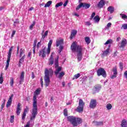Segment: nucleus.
Returning a JSON list of instances; mask_svg holds the SVG:
<instances>
[{
  "label": "nucleus",
  "instance_id": "nucleus-1",
  "mask_svg": "<svg viewBox=\"0 0 127 127\" xmlns=\"http://www.w3.org/2000/svg\"><path fill=\"white\" fill-rule=\"evenodd\" d=\"M70 48L72 52L77 53L76 56L77 57L78 61H81L83 55V47L77 44V42H73L72 43Z\"/></svg>",
  "mask_w": 127,
  "mask_h": 127
},
{
  "label": "nucleus",
  "instance_id": "nucleus-2",
  "mask_svg": "<svg viewBox=\"0 0 127 127\" xmlns=\"http://www.w3.org/2000/svg\"><path fill=\"white\" fill-rule=\"evenodd\" d=\"M53 74L54 72L52 68H45L44 80L46 87L49 86V84H50V77H52Z\"/></svg>",
  "mask_w": 127,
  "mask_h": 127
},
{
  "label": "nucleus",
  "instance_id": "nucleus-3",
  "mask_svg": "<svg viewBox=\"0 0 127 127\" xmlns=\"http://www.w3.org/2000/svg\"><path fill=\"white\" fill-rule=\"evenodd\" d=\"M67 121L73 126V127H78V125L82 124V119L76 118L74 116H68L67 117Z\"/></svg>",
  "mask_w": 127,
  "mask_h": 127
},
{
  "label": "nucleus",
  "instance_id": "nucleus-4",
  "mask_svg": "<svg viewBox=\"0 0 127 127\" xmlns=\"http://www.w3.org/2000/svg\"><path fill=\"white\" fill-rule=\"evenodd\" d=\"M55 68H57L55 71V74L57 76L59 74V72L62 70V68L59 66V56H58L55 60Z\"/></svg>",
  "mask_w": 127,
  "mask_h": 127
},
{
  "label": "nucleus",
  "instance_id": "nucleus-5",
  "mask_svg": "<svg viewBox=\"0 0 127 127\" xmlns=\"http://www.w3.org/2000/svg\"><path fill=\"white\" fill-rule=\"evenodd\" d=\"M84 106H85V103L82 99H79L78 106L77 108L76 111L78 113H82L84 111Z\"/></svg>",
  "mask_w": 127,
  "mask_h": 127
},
{
  "label": "nucleus",
  "instance_id": "nucleus-6",
  "mask_svg": "<svg viewBox=\"0 0 127 127\" xmlns=\"http://www.w3.org/2000/svg\"><path fill=\"white\" fill-rule=\"evenodd\" d=\"M98 76H102L104 78L107 77V74L106 73V70L103 68L98 69L97 71Z\"/></svg>",
  "mask_w": 127,
  "mask_h": 127
},
{
  "label": "nucleus",
  "instance_id": "nucleus-7",
  "mask_svg": "<svg viewBox=\"0 0 127 127\" xmlns=\"http://www.w3.org/2000/svg\"><path fill=\"white\" fill-rule=\"evenodd\" d=\"M46 53L47 54V49L46 47H45L44 49L40 50L39 56L42 57V58H45L46 57Z\"/></svg>",
  "mask_w": 127,
  "mask_h": 127
},
{
  "label": "nucleus",
  "instance_id": "nucleus-8",
  "mask_svg": "<svg viewBox=\"0 0 127 127\" xmlns=\"http://www.w3.org/2000/svg\"><path fill=\"white\" fill-rule=\"evenodd\" d=\"M91 5L86 3H80L76 8V10H79L81 7H84L85 8H89Z\"/></svg>",
  "mask_w": 127,
  "mask_h": 127
},
{
  "label": "nucleus",
  "instance_id": "nucleus-9",
  "mask_svg": "<svg viewBox=\"0 0 127 127\" xmlns=\"http://www.w3.org/2000/svg\"><path fill=\"white\" fill-rule=\"evenodd\" d=\"M97 107V100L96 99H91L89 104L90 109H95Z\"/></svg>",
  "mask_w": 127,
  "mask_h": 127
},
{
  "label": "nucleus",
  "instance_id": "nucleus-10",
  "mask_svg": "<svg viewBox=\"0 0 127 127\" xmlns=\"http://www.w3.org/2000/svg\"><path fill=\"white\" fill-rule=\"evenodd\" d=\"M53 55H54V53H52L51 56L49 59V66H52L54 64V59L53 58Z\"/></svg>",
  "mask_w": 127,
  "mask_h": 127
},
{
  "label": "nucleus",
  "instance_id": "nucleus-11",
  "mask_svg": "<svg viewBox=\"0 0 127 127\" xmlns=\"http://www.w3.org/2000/svg\"><path fill=\"white\" fill-rule=\"evenodd\" d=\"M52 40H50L49 42L48 45V49L47 51V53L48 55H49L50 54V52L51 51V45H52Z\"/></svg>",
  "mask_w": 127,
  "mask_h": 127
},
{
  "label": "nucleus",
  "instance_id": "nucleus-12",
  "mask_svg": "<svg viewBox=\"0 0 127 127\" xmlns=\"http://www.w3.org/2000/svg\"><path fill=\"white\" fill-rule=\"evenodd\" d=\"M106 4V2L104 0H101L97 4V7L98 8H103L104 6Z\"/></svg>",
  "mask_w": 127,
  "mask_h": 127
},
{
  "label": "nucleus",
  "instance_id": "nucleus-13",
  "mask_svg": "<svg viewBox=\"0 0 127 127\" xmlns=\"http://www.w3.org/2000/svg\"><path fill=\"white\" fill-rule=\"evenodd\" d=\"M101 88H102V86H101L100 85L95 86L94 88L93 89L94 94L98 93L100 90H101Z\"/></svg>",
  "mask_w": 127,
  "mask_h": 127
},
{
  "label": "nucleus",
  "instance_id": "nucleus-14",
  "mask_svg": "<svg viewBox=\"0 0 127 127\" xmlns=\"http://www.w3.org/2000/svg\"><path fill=\"white\" fill-rule=\"evenodd\" d=\"M13 98V94H11V96L9 97V99L7 102V104L6 105V108H8L11 103H12V98Z\"/></svg>",
  "mask_w": 127,
  "mask_h": 127
},
{
  "label": "nucleus",
  "instance_id": "nucleus-15",
  "mask_svg": "<svg viewBox=\"0 0 127 127\" xmlns=\"http://www.w3.org/2000/svg\"><path fill=\"white\" fill-rule=\"evenodd\" d=\"M127 45V39H124L120 43V48H125Z\"/></svg>",
  "mask_w": 127,
  "mask_h": 127
},
{
  "label": "nucleus",
  "instance_id": "nucleus-16",
  "mask_svg": "<svg viewBox=\"0 0 127 127\" xmlns=\"http://www.w3.org/2000/svg\"><path fill=\"white\" fill-rule=\"evenodd\" d=\"M64 44L63 39H59L56 41V46L58 47V46H61Z\"/></svg>",
  "mask_w": 127,
  "mask_h": 127
},
{
  "label": "nucleus",
  "instance_id": "nucleus-17",
  "mask_svg": "<svg viewBox=\"0 0 127 127\" xmlns=\"http://www.w3.org/2000/svg\"><path fill=\"white\" fill-rule=\"evenodd\" d=\"M21 107V104L20 103H18L17 107L16 108V114L17 116H19L20 114V113L21 112V108H20Z\"/></svg>",
  "mask_w": 127,
  "mask_h": 127
},
{
  "label": "nucleus",
  "instance_id": "nucleus-18",
  "mask_svg": "<svg viewBox=\"0 0 127 127\" xmlns=\"http://www.w3.org/2000/svg\"><path fill=\"white\" fill-rule=\"evenodd\" d=\"M24 75H25L24 71H22L20 76V81H19L20 84H21V83L23 82V80H24Z\"/></svg>",
  "mask_w": 127,
  "mask_h": 127
},
{
  "label": "nucleus",
  "instance_id": "nucleus-19",
  "mask_svg": "<svg viewBox=\"0 0 127 127\" xmlns=\"http://www.w3.org/2000/svg\"><path fill=\"white\" fill-rule=\"evenodd\" d=\"M77 34V30H72L70 34V39H73L74 36Z\"/></svg>",
  "mask_w": 127,
  "mask_h": 127
},
{
  "label": "nucleus",
  "instance_id": "nucleus-20",
  "mask_svg": "<svg viewBox=\"0 0 127 127\" xmlns=\"http://www.w3.org/2000/svg\"><path fill=\"white\" fill-rule=\"evenodd\" d=\"M13 49V46H12L10 48L7 56V59H10L11 57V53L12 52V50Z\"/></svg>",
  "mask_w": 127,
  "mask_h": 127
},
{
  "label": "nucleus",
  "instance_id": "nucleus-21",
  "mask_svg": "<svg viewBox=\"0 0 127 127\" xmlns=\"http://www.w3.org/2000/svg\"><path fill=\"white\" fill-rule=\"evenodd\" d=\"M102 56H107L110 54V48L106 49L105 51H102Z\"/></svg>",
  "mask_w": 127,
  "mask_h": 127
},
{
  "label": "nucleus",
  "instance_id": "nucleus-22",
  "mask_svg": "<svg viewBox=\"0 0 127 127\" xmlns=\"http://www.w3.org/2000/svg\"><path fill=\"white\" fill-rule=\"evenodd\" d=\"M107 10H108V11H109V12H110V13H113L115 11V8L112 6H110L108 7Z\"/></svg>",
  "mask_w": 127,
  "mask_h": 127
},
{
  "label": "nucleus",
  "instance_id": "nucleus-23",
  "mask_svg": "<svg viewBox=\"0 0 127 127\" xmlns=\"http://www.w3.org/2000/svg\"><path fill=\"white\" fill-rule=\"evenodd\" d=\"M121 127H127V122L126 120H123L121 123Z\"/></svg>",
  "mask_w": 127,
  "mask_h": 127
},
{
  "label": "nucleus",
  "instance_id": "nucleus-24",
  "mask_svg": "<svg viewBox=\"0 0 127 127\" xmlns=\"http://www.w3.org/2000/svg\"><path fill=\"white\" fill-rule=\"evenodd\" d=\"M93 123L95 124V126H97L98 127H100V126H103L104 125V123L103 122H93Z\"/></svg>",
  "mask_w": 127,
  "mask_h": 127
},
{
  "label": "nucleus",
  "instance_id": "nucleus-25",
  "mask_svg": "<svg viewBox=\"0 0 127 127\" xmlns=\"http://www.w3.org/2000/svg\"><path fill=\"white\" fill-rule=\"evenodd\" d=\"M24 59H25V54H24L20 59L19 61V64H22V63H23L24 62Z\"/></svg>",
  "mask_w": 127,
  "mask_h": 127
},
{
  "label": "nucleus",
  "instance_id": "nucleus-26",
  "mask_svg": "<svg viewBox=\"0 0 127 127\" xmlns=\"http://www.w3.org/2000/svg\"><path fill=\"white\" fill-rule=\"evenodd\" d=\"M95 22H99L100 21V17H99V15L95 16L93 18Z\"/></svg>",
  "mask_w": 127,
  "mask_h": 127
},
{
  "label": "nucleus",
  "instance_id": "nucleus-27",
  "mask_svg": "<svg viewBox=\"0 0 127 127\" xmlns=\"http://www.w3.org/2000/svg\"><path fill=\"white\" fill-rule=\"evenodd\" d=\"M51 4H52V1H48L47 3L45 4L44 7H49Z\"/></svg>",
  "mask_w": 127,
  "mask_h": 127
},
{
  "label": "nucleus",
  "instance_id": "nucleus-28",
  "mask_svg": "<svg viewBox=\"0 0 127 127\" xmlns=\"http://www.w3.org/2000/svg\"><path fill=\"white\" fill-rule=\"evenodd\" d=\"M65 75V72L64 71H62L60 73H59L58 78L59 79H62V77Z\"/></svg>",
  "mask_w": 127,
  "mask_h": 127
},
{
  "label": "nucleus",
  "instance_id": "nucleus-29",
  "mask_svg": "<svg viewBox=\"0 0 127 127\" xmlns=\"http://www.w3.org/2000/svg\"><path fill=\"white\" fill-rule=\"evenodd\" d=\"M84 40L87 44H90L91 43V41L90 40V38H89V37H85Z\"/></svg>",
  "mask_w": 127,
  "mask_h": 127
},
{
  "label": "nucleus",
  "instance_id": "nucleus-30",
  "mask_svg": "<svg viewBox=\"0 0 127 127\" xmlns=\"http://www.w3.org/2000/svg\"><path fill=\"white\" fill-rule=\"evenodd\" d=\"M24 49H20V54H19V57H22V55L24 54Z\"/></svg>",
  "mask_w": 127,
  "mask_h": 127
},
{
  "label": "nucleus",
  "instance_id": "nucleus-31",
  "mask_svg": "<svg viewBox=\"0 0 127 127\" xmlns=\"http://www.w3.org/2000/svg\"><path fill=\"white\" fill-rule=\"evenodd\" d=\"M112 108H113V106L112 104L109 103L106 105V108L108 111H110V110H112Z\"/></svg>",
  "mask_w": 127,
  "mask_h": 127
},
{
  "label": "nucleus",
  "instance_id": "nucleus-32",
  "mask_svg": "<svg viewBox=\"0 0 127 127\" xmlns=\"http://www.w3.org/2000/svg\"><path fill=\"white\" fill-rule=\"evenodd\" d=\"M112 71L113 72V74L114 75H118V70H117V67H113Z\"/></svg>",
  "mask_w": 127,
  "mask_h": 127
},
{
  "label": "nucleus",
  "instance_id": "nucleus-33",
  "mask_svg": "<svg viewBox=\"0 0 127 127\" xmlns=\"http://www.w3.org/2000/svg\"><path fill=\"white\" fill-rule=\"evenodd\" d=\"M9 62H10V59H7L5 66L6 70L7 69V68H8V66H9Z\"/></svg>",
  "mask_w": 127,
  "mask_h": 127
},
{
  "label": "nucleus",
  "instance_id": "nucleus-34",
  "mask_svg": "<svg viewBox=\"0 0 127 127\" xmlns=\"http://www.w3.org/2000/svg\"><path fill=\"white\" fill-rule=\"evenodd\" d=\"M120 16H121L122 19H124V20H126V19H127V15L125 14H120Z\"/></svg>",
  "mask_w": 127,
  "mask_h": 127
},
{
  "label": "nucleus",
  "instance_id": "nucleus-35",
  "mask_svg": "<svg viewBox=\"0 0 127 127\" xmlns=\"http://www.w3.org/2000/svg\"><path fill=\"white\" fill-rule=\"evenodd\" d=\"M81 76V74L77 73L75 75H74V77L72 78L73 80H75V79H78L79 77Z\"/></svg>",
  "mask_w": 127,
  "mask_h": 127
},
{
  "label": "nucleus",
  "instance_id": "nucleus-36",
  "mask_svg": "<svg viewBox=\"0 0 127 127\" xmlns=\"http://www.w3.org/2000/svg\"><path fill=\"white\" fill-rule=\"evenodd\" d=\"M62 5H63V2H60L56 4L55 7L57 8L58 7H59V6H61Z\"/></svg>",
  "mask_w": 127,
  "mask_h": 127
},
{
  "label": "nucleus",
  "instance_id": "nucleus-37",
  "mask_svg": "<svg viewBox=\"0 0 127 127\" xmlns=\"http://www.w3.org/2000/svg\"><path fill=\"white\" fill-rule=\"evenodd\" d=\"M113 43V40L112 39H109L107 40L104 44L105 45H107L108 44H111V43Z\"/></svg>",
  "mask_w": 127,
  "mask_h": 127
},
{
  "label": "nucleus",
  "instance_id": "nucleus-38",
  "mask_svg": "<svg viewBox=\"0 0 127 127\" xmlns=\"http://www.w3.org/2000/svg\"><path fill=\"white\" fill-rule=\"evenodd\" d=\"M3 83V77L2 76V73L0 74V84Z\"/></svg>",
  "mask_w": 127,
  "mask_h": 127
},
{
  "label": "nucleus",
  "instance_id": "nucleus-39",
  "mask_svg": "<svg viewBox=\"0 0 127 127\" xmlns=\"http://www.w3.org/2000/svg\"><path fill=\"white\" fill-rule=\"evenodd\" d=\"M121 29L127 30V23L123 24L121 27Z\"/></svg>",
  "mask_w": 127,
  "mask_h": 127
},
{
  "label": "nucleus",
  "instance_id": "nucleus-40",
  "mask_svg": "<svg viewBox=\"0 0 127 127\" xmlns=\"http://www.w3.org/2000/svg\"><path fill=\"white\" fill-rule=\"evenodd\" d=\"M35 25V21H33V23L29 26V29L30 30L33 29V27Z\"/></svg>",
  "mask_w": 127,
  "mask_h": 127
},
{
  "label": "nucleus",
  "instance_id": "nucleus-41",
  "mask_svg": "<svg viewBox=\"0 0 127 127\" xmlns=\"http://www.w3.org/2000/svg\"><path fill=\"white\" fill-rule=\"evenodd\" d=\"M47 34H48V31H46L44 35H42V38H43V39H44L47 36Z\"/></svg>",
  "mask_w": 127,
  "mask_h": 127
},
{
  "label": "nucleus",
  "instance_id": "nucleus-42",
  "mask_svg": "<svg viewBox=\"0 0 127 127\" xmlns=\"http://www.w3.org/2000/svg\"><path fill=\"white\" fill-rule=\"evenodd\" d=\"M34 94L36 95H39L40 94V88L37 89L35 92Z\"/></svg>",
  "mask_w": 127,
  "mask_h": 127
},
{
  "label": "nucleus",
  "instance_id": "nucleus-43",
  "mask_svg": "<svg viewBox=\"0 0 127 127\" xmlns=\"http://www.w3.org/2000/svg\"><path fill=\"white\" fill-rule=\"evenodd\" d=\"M112 26V23L109 22L107 24V26L105 27L106 29H109Z\"/></svg>",
  "mask_w": 127,
  "mask_h": 127
},
{
  "label": "nucleus",
  "instance_id": "nucleus-44",
  "mask_svg": "<svg viewBox=\"0 0 127 127\" xmlns=\"http://www.w3.org/2000/svg\"><path fill=\"white\" fill-rule=\"evenodd\" d=\"M10 85L11 87L13 86V78H12V77L10 78Z\"/></svg>",
  "mask_w": 127,
  "mask_h": 127
},
{
  "label": "nucleus",
  "instance_id": "nucleus-45",
  "mask_svg": "<svg viewBox=\"0 0 127 127\" xmlns=\"http://www.w3.org/2000/svg\"><path fill=\"white\" fill-rule=\"evenodd\" d=\"M29 111V109L27 106L26 107V108L24 110L23 113L24 114H27V112Z\"/></svg>",
  "mask_w": 127,
  "mask_h": 127
},
{
  "label": "nucleus",
  "instance_id": "nucleus-46",
  "mask_svg": "<svg viewBox=\"0 0 127 127\" xmlns=\"http://www.w3.org/2000/svg\"><path fill=\"white\" fill-rule=\"evenodd\" d=\"M67 112V109H64V115L65 116V117H67L68 116Z\"/></svg>",
  "mask_w": 127,
  "mask_h": 127
},
{
  "label": "nucleus",
  "instance_id": "nucleus-47",
  "mask_svg": "<svg viewBox=\"0 0 127 127\" xmlns=\"http://www.w3.org/2000/svg\"><path fill=\"white\" fill-rule=\"evenodd\" d=\"M10 123H12L14 122V116H11L10 120Z\"/></svg>",
  "mask_w": 127,
  "mask_h": 127
},
{
  "label": "nucleus",
  "instance_id": "nucleus-48",
  "mask_svg": "<svg viewBox=\"0 0 127 127\" xmlns=\"http://www.w3.org/2000/svg\"><path fill=\"white\" fill-rule=\"evenodd\" d=\"M36 43H37V41L35 40L33 44V49H35V48H36Z\"/></svg>",
  "mask_w": 127,
  "mask_h": 127
},
{
  "label": "nucleus",
  "instance_id": "nucleus-49",
  "mask_svg": "<svg viewBox=\"0 0 127 127\" xmlns=\"http://www.w3.org/2000/svg\"><path fill=\"white\" fill-rule=\"evenodd\" d=\"M18 23H19V21H18V20H16L14 22V26H16V24H18Z\"/></svg>",
  "mask_w": 127,
  "mask_h": 127
},
{
  "label": "nucleus",
  "instance_id": "nucleus-50",
  "mask_svg": "<svg viewBox=\"0 0 127 127\" xmlns=\"http://www.w3.org/2000/svg\"><path fill=\"white\" fill-rule=\"evenodd\" d=\"M25 117H26V113H23L22 114V119L23 120H25Z\"/></svg>",
  "mask_w": 127,
  "mask_h": 127
},
{
  "label": "nucleus",
  "instance_id": "nucleus-51",
  "mask_svg": "<svg viewBox=\"0 0 127 127\" xmlns=\"http://www.w3.org/2000/svg\"><path fill=\"white\" fill-rule=\"evenodd\" d=\"M95 15H96V13L95 12L92 13L90 19L92 20V18H94V17H95Z\"/></svg>",
  "mask_w": 127,
  "mask_h": 127
},
{
  "label": "nucleus",
  "instance_id": "nucleus-52",
  "mask_svg": "<svg viewBox=\"0 0 127 127\" xmlns=\"http://www.w3.org/2000/svg\"><path fill=\"white\" fill-rule=\"evenodd\" d=\"M119 66H120V69H121V70H123L124 69V66H123V63H120L119 64Z\"/></svg>",
  "mask_w": 127,
  "mask_h": 127
},
{
  "label": "nucleus",
  "instance_id": "nucleus-53",
  "mask_svg": "<svg viewBox=\"0 0 127 127\" xmlns=\"http://www.w3.org/2000/svg\"><path fill=\"white\" fill-rule=\"evenodd\" d=\"M111 79H115V78H117V74H113L110 76Z\"/></svg>",
  "mask_w": 127,
  "mask_h": 127
},
{
  "label": "nucleus",
  "instance_id": "nucleus-54",
  "mask_svg": "<svg viewBox=\"0 0 127 127\" xmlns=\"http://www.w3.org/2000/svg\"><path fill=\"white\" fill-rule=\"evenodd\" d=\"M68 0H66V1H65V2L64 3V7H65V6H66V5H67V4H68Z\"/></svg>",
  "mask_w": 127,
  "mask_h": 127
},
{
  "label": "nucleus",
  "instance_id": "nucleus-55",
  "mask_svg": "<svg viewBox=\"0 0 127 127\" xmlns=\"http://www.w3.org/2000/svg\"><path fill=\"white\" fill-rule=\"evenodd\" d=\"M85 24L86 25H88V26H90V25H91V22H90V21H87L85 22Z\"/></svg>",
  "mask_w": 127,
  "mask_h": 127
},
{
  "label": "nucleus",
  "instance_id": "nucleus-56",
  "mask_svg": "<svg viewBox=\"0 0 127 127\" xmlns=\"http://www.w3.org/2000/svg\"><path fill=\"white\" fill-rule=\"evenodd\" d=\"M4 103H5V101H4L2 104H1V109L2 110L3 109V108L4 107Z\"/></svg>",
  "mask_w": 127,
  "mask_h": 127
},
{
  "label": "nucleus",
  "instance_id": "nucleus-57",
  "mask_svg": "<svg viewBox=\"0 0 127 127\" xmlns=\"http://www.w3.org/2000/svg\"><path fill=\"white\" fill-rule=\"evenodd\" d=\"M41 46V43H40V42H38L37 45V48H39V47H40Z\"/></svg>",
  "mask_w": 127,
  "mask_h": 127
},
{
  "label": "nucleus",
  "instance_id": "nucleus-58",
  "mask_svg": "<svg viewBox=\"0 0 127 127\" xmlns=\"http://www.w3.org/2000/svg\"><path fill=\"white\" fill-rule=\"evenodd\" d=\"M40 81L41 87H43V79L42 78H41Z\"/></svg>",
  "mask_w": 127,
  "mask_h": 127
},
{
  "label": "nucleus",
  "instance_id": "nucleus-59",
  "mask_svg": "<svg viewBox=\"0 0 127 127\" xmlns=\"http://www.w3.org/2000/svg\"><path fill=\"white\" fill-rule=\"evenodd\" d=\"M14 34H15V31H13L11 35V37H13V36H14Z\"/></svg>",
  "mask_w": 127,
  "mask_h": 127
},
{
  "label": "nucleus",
  "instance_id": "nucleus-60",
  "mask_svg": "<svg viewBox=\"0 0 127 127\" xmlns=\"http://www.w3.org/2000/svg\"><path fill=\"white\" fill-rule=\"evenodd\" d=\"M63 48H64V47L63 46H60V50H63Z\"/></svg>",
  "mask_w": 127,
  "mask_h": 127
},
{
  "label": "nucleus",
  "instance_id": "nucleus-61",
  "mask_svg": "<svg viewBox=\"0 0 127 127\" xmlns=\"http://www.w3.org/2000/svg\"><path fill=\"white\" fill-rule=\"evenodd\" d=\"M35 77L34 74L33 72H32V79H34Z\"/></svg>",
  "mask_w": 127,
  "mask_h": 127
},
{
  "label": "nucleus",
  "instance_id": "nucleus-62",
  "mask_svg": "<svg viewBox=\"0 0 127 127\" xmlns=\"http://www.w3.org/2000/svg\"><path fill=\"white\" fill-rule=\"evenodd\" d=\"M18 51H19V46L17 47V53L18 54Z\"/></svg>",
  "mask_w": 127,
  "mask_h": 127
},
{
  "label": "nucleus",
  "instance_id": "nucleus-63",
  "mask_svg": "<svg viewBox=\"0 0 127 127\" xmlns=\"http://www.w3.org/2000/svg\"><path fill=\"white\" fill-rule=\"evenodd\" d=\"M74 15L77 17H79V14H78L77 13H74Z\"/></svg>",
  "mask_w": 127,
  "mask_h": 127
},
{
  "label": "nucleus",
  "instance_id": "nucleus-64",
  "mask_svg": "<svg viewBox=\"0 0 127 127\" xmlns=\"http://www.w3.org/2000/svg\"><path fill=\"white\" fill-rule=\"evenodd\" d=\"M117 41H120V40H121V38L120 37H118L117 38Z\"/></svg>",
  "mask_w": 127,
  "mask_h": 127
}]
</instances>
